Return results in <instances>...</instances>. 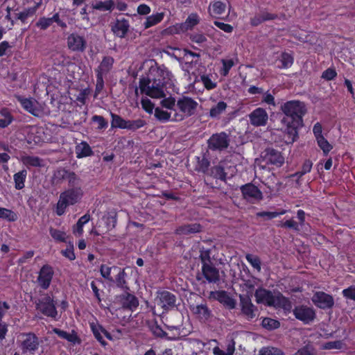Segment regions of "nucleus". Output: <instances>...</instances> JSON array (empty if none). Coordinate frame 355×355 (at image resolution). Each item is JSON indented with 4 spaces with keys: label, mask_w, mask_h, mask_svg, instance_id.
Masks as SVG:
<instances>
[{
    "label": "nucleus",
    "mask_w": 355,
    "mask_h": 355,
    "mask_svg": "<svg viewBox=\"0 0 355 355\" xmlns=\"http://www.w3.org/2000/svg\"><path fill=\"white\" fill-rule=\"evenodd\" d=\"M172 78L171 72L164 65L151 67L149 76L139 80L140 91L153 98H163L165 96L164 88L173 85Z\"/></svg>",
    "instance_id": "f257e3e1"
},
{
    "label": "nucleus",
    "mask_w": 355,
    "mask_h": 355,
    "mask_svg": "<svg viewBox=\"0 0 355 355\" xmlns=\"http://www.w3.org/2000/svg\"><path fill=\"white\" fill-rule=\"evenodd\" d=\"M280 109L284 114L282 122L286 125L288 143L293 144L298 139L299 130L304 125L303 117L307 111L306 105L299 100H291L282 103Z\"/></svg>",
    "instance_id": "f03ea898"
},
{
    "label": "nucleus",
    "mask_w": 355,
    "mask_h": 355,
    "mask_svg": "<svg viewBox=\"0 0 355 355\" xmlns=\"http://www.w3.org/2000/svg\"><path fill=\"white\" fill-rule=\"evenodd\" d=\"M199 252L202 277L209 284L218 282L220 281L219 269L216 266L214 259L211 257V250L202 247L200 248Z\"/></svg>",
    "instance_id": "7ed1b4c3"
},
{
    "label": "nucleus",
    "mask_w": 355,
    "mask_h": 355,
    "mask_svg": "<svg viewBox=\"0 0 355 355\" xmlns=\"http://www.w3.org/2000/svg\"><path fill=\"white\" fill-rule=\"evenodd\" d=\"M84 196L82 187L68 188L61 192L55 206V214L61 216L66 213L67 209L80 202Z\"/></svg>",
    "instance_id": "20e7f679"
},
{
    "label": "nucleus",
    "mask_w": 355,
    "mask_h": 355,
    "mask_svg": "<svg viewBox=\"0 0 355 355\" xmlns=\"http://www.w3.org/2000/svg\"><path fill=\"white\" fill-rule=\"evenodd\" d=\"M100 272L105 279L112 283L116 288L123 291H130L126 280L128 275L124 268L116 266H109L106 264H102L100 267Z\"/></svg>",
    "instance_id": "39448f33"
},
{
    "label": "nucleus",
    "mask_w": 355,
    "mask_h": 355,
    "mask_svg": "<svg viewBox=\"0 0 355 355\" xmlns=\"http://www.w3.org/2000/svg\"><path fill=\"white\" fill-rule=\"evenodd\" d=\"M254 296L257 304L284 309H289L291 307L288 298L284 296L281 293L274 295L270 291L261 288L256 290Z\"/></svg>",
    "instance_id": "423d86ee"
},
{
    "label": "nucleus",
    "mask_w": 355,
    "mask_h": 355,
    "mask_svg": "<svg viewBox=\"0 0 355 355\" xmlns=\"http://www.w3.org/2000/svg\"><path fill=\"white\" fill-rule=\"evenodd\" d=\"M198 103L189 96H183L178 98L176 103L178 110L180 113L174 114L173 121H180L185 117L193 115L196 111Z\"/></svg>",
    "instance_id": "0eeeda50"
},
{
    "label": "nucleus",
    "mask_w": 355,
    "mask_h": 355,
    "mask_svg": "<svg viewBox=\"0 0 355 355\" xmlns=\"http://www.w3.org/2000/svg\"><path fill=\"white\" fill-rule=\"evenodd\" d=\"M114 60L111 56H104L100 64L95 69L96 83V92L100 93L104 87V76H107L113 67Z\"/></svg>",
    "instance_id": "6e6552de"
},
{
    "label": "nucleus",
    "mask_w": 355,
    "mask_h": 355,
    "mask_svg": "<svg viewBox=\"0 0 355 355\" xmlns=\"http://www.w3.org/2000/svg\"><path fill=\"white\" fill-rule=\"evenodd\" d=\"M36 309L42 315L56 320L58 317V311L56 304L53 298L49 295H46L43 298L39 300L35 304Z\"/></svg>",
    "instance_id": "1a4fd4ad"
},
{
    "label": "nucleus",
    "mask_w": 355,
    "mask_h": 355,
    "mask_svg": "<svg viewBox=\"0 0 355 355\" xmlns=\"http://www.w3.org/2000/svg\"><path fill=\"white\" fill-rule=\"evenodd\" d=\"M230 142L229 135L223 131L213 134L207 140V146L212 151L221 152L228 148Z\"/></svg>",
    "instance_id": "9d476101"
},
{
    "label": "nucleus",
    "mask_w": 355,
    "mask_h": 355,
    "mask_svg": "<svg viewBox=\"0 0 355 355\" xmlns=\"http://www.w3.org/2000/svg\"><path fill=\"white\" fill-rule=\"evenodd\" d=\"M243 198L251 204H255L263 200L261 191L254 184L247 183L240 187Z\"/></svg>",
    "instance_id": "9b49d317"
},
{
    "label": "nucleus",
    "mask_w": 355,
    "mask_h": 355,
    "mask_svg": "<svg viewBox=\"0 0 355 355\" xmlns=\"http://www.w3.org/2000/svg\"><path fill=\"white\" fill-rule=\"evenodd\" d=\"M23 340L20 344V348L24 354H35L40 346L38 337L32 332L21 334Z\"/></svg>",
    "instance_id": "f8f14e48"
},
{
    "label": "nucleus",
    "mask_w": 355,
    "mask_h": 355,
    "mask_svg": "<svg viewBox=\"0 0 355 355\" xmlns=\"http://www.w3.org/2000/svg\"><path fill=\"white\" fill-rule=\"evenodd\" d=\"M54 274L55 272L52 266L48 263L43 265L40 268L37 277L36 282L38 286L44 291L47 290L51 284Z\"/></svg>",
    "instance_id": "ddd939ff"
},
{
    "label": "nucleus",
    "mask_w": 355,
    "mask_h": 355,
    "mask_svg": "<svg viewBox=\"0 0 355 355\" xmlns=\"http://www.w3.org/2000/svg\"><path fill=\"white\" fill-rule=\"evenodd\" d=\"M295 318L304 324H309L315 318V311L312 307L306 305H299L293 310Z\"/></svg>",
    "instance_id": "4468645a"
},
{
    "label": "nucleus",
    "mask_w": 355,
    "mask_h": 355,
    "mask_svg": "<svg viewBox=\"0 0 355 355\" xmlns=\"http://www.w3.org/2000/svg\"><path fill=\"white\" fill-rule=\"evenodd\" d=\"M15 98L20 103L21 107L32 115L39 116L41 114L39 103L35 98H26L21 95H16Z\"/></svg>",
    "instance_id": "2eb2a0df"
},
{
    "label": "nucleus",
    "mask_w": 355,
    "mask_h": 355,
    "mask_svg": "<svg viewBox=\"0 0 355 355\" xmlns=\"http://www.w3.org/2000/svg\"><path fill=\"white\" fill-rule=\"evenodd\" d=\"M311 300L317 307L321 309H331L334 305L333 296L323 291L315 292Z\"/></svg>",
    "instance_id": "dca6fc26"
},
{
    "label": "nucleus",
    "mask_w": 355,
    "mask_h": 355,
    "mask_svg": "<svg viewBox=\"0 0 355 355\" xmlns=\"http://www.w3.org/2000/svg\"><path fill=\"white\" fill-rule=\"evenodd\" d=\"M130 21L124 17H117L114 21L111 24V31L114 35L124 38L130 31Z\"/></svg>",
    "instance_id": "f3484780"
},
{
    "label": "nucleus",
    "mask_w": 355,
    "mask_h": 355,
    "mask_svg": "<svg viewBox=\"0 0 355 355\" xmlns=\"http://www.w3.org/2000/svg\"><path fill=\"white\" fill-rule=\"evenodd\" d=\"M176 300V296L168 291L159 292L157 295V304L165 311H168L175 307Z\"/></svg>",
    "instance_id": "a211bd4d"
},
{
    "label": "nucleus",
    "mask_w": 355,
    "mask_h": 355,
    "mask_svg": "<svg viewBox=\"0 0 355 355\" xmlns=\"http://www.w3.org/2000/svg\"><path fill=\"white\" fill-rule=\"evenodd\" d=\"M68 48L73 52H84L87 48V41L83 36L71 33L67 37Z\"/></svg>",
    "instance_id": "6ab92c4d"
},
{
    "label": "nucleus",
    "mask_w": 355,
    "mask_h": 355,
    "mask_svg": "<svg viewBox=\"0 0 355 355\" xmlns=\"http://www.w3.org/2000/svg\"><path fill=\"white\" fill-rule=\"evenodd\" d=\"M124 293L119 295V302L123 310L131 312L135 311L139 306L138 298L129 291H123Z\"/></svg>",
    "instance_id": "aec40b11"
},
{
    "label": "nucleus",
    "mask_w": 355,
    "mask_h": 355,
    "mask_svg": "<svg viewBox=\"0 0 355 355\" xmlns=\"http://www.w3.org/2000/svg\"><path fill=\"white\" fill-rule=\"evenodd\" d=\"M263 159L268 164H272L281 167L284 163V157L282 153L272 148H268L265 150Z\"/></svg>",
    "instance_id": "412c9836"
},
{
    "label": "nucleus",
    "mask_w": 355,
    "mask_h": 355,
    "mask_svg": "<svg viewBox=\"0 0 355 355\" xmlns=\"http://www.w3.org/2000/svg\"><path fill=\"white\" fill-rule=\"evenodd\" d=\"M90 329L94 334V338L98 340L100 344L105 347L107 345V342L103 339L102 335H104L109 340H114L112 334L107 331L101 324L98 323H90Z\"/></svg>",
    "instance_id": "4be33fe9"
},
{
    "label": "nucleus",
    "mask_w": 355,
    "mask_h": 355,
    "mask_svg": "<svg viewBox=\"0 0 355 355\" xmlns=\"http://www.w3.org/2000/svg\"><path fill=\"white\" fill-rule=\"evenodd\" d=\"M240 304L242 313L248 319L252 320L256 316L257 308L252 304L248 295H240Z\"/></svg>",
    "instance_id": "5701e85b"
},
{
    "label": "nucleus",
    "mask_w": 355,
    "mask_h": 355,
    "mask_svg": "<svg viewBox=\"0 0 355 355\" xmlns=\"http://www.w3.org/2000/svg\"><path fill=\"white\" fill-rule=\"evenodd\" d=\"M249 119L252 125L264 126L268 122V115L265 109L257 107L249 114Z\"/></svg>",
    "instance_id": "b1692460"
},
{
    "label": "nucleus",
    "mask_w": 355,
    "mask_h": 355,
    "mask_svg": "<svg viewBox=\"0 0 355 355\" xmlns=\"http://www.w3.org/2000/svg\"><path fill=\"white\" fill-rule=\"evenodd\" d=\"M202 230V227L200 223H187L178 226L175 230V234L177 235H190L200 233Z\"/></svg>",
    "instance_id": "393cba45"
},
{
    "label": "nucleus",
    "mask_w": 355,
    "mask_h": 355,
    "mask_svg": "<svg viewBox=\"0 0 355 355\" xmlns=\"http://www.w3.org/2000/svg\"><path fill=\"white\" fill-rule=\"evenodd\" d=\"M214 298L229 309H234L236 307L235 300L230 297L225 291H216Z\"/></svg>",
    "instance_id": "a878e982"
},
{
    "label": "nucleus",
    "mask_w": 355,
    "mask_h": 355,
    "mask_svg": "<svg viewBox=\"0 0 355 355\" xmlns=\"http://www.w3.org/2000/svg\"><path fill=\"white\" fill-rule=\"evenodd\" d=\"M76 157L78 159L89 157L93 155V150L86 141H81L75 148Z\"/></svg>",
    "instance_id": "bb28decb"
},
{
    "label": "nucleus",
    "mask_w": 355,
    "mask_h": 355,
    "mask_svg": "<svg viewBox=\"0 0 355 355\" xmlns=\"http://www.w3.org/2000/svg\"><path fill=\"white\" fill-rule=\"evenodd\" d=\"M91 219V216L89 214H85L81 216L77 221L76 224L72 227L73 234L76 236H80L83 234V227Z\"/></svg>",
    "instance_id": "cd10ccee"
},
{
    "label": "nucleus",
    "mask_w": 355,
    "mask_h": 355,
    "mask_svg": "<svg viewBox=\"0 0 355 355\" xmlns=\"http://www.w3.org/2000/svg\"><path fill=\"white\" fill-rule=\"evenodd\" d=\"M27 174V170L25 168L14 174L13 180L16 189L21 190L24 188Z\"/></svg>",
    "instance_id": "c85d7f7f"
},
{
    "label": "nucleus",
    "mask_w": 355,
    "mask_h": 355,
    "mask_svg": "<svg viewBox=\"0 0 355 355\" xmlns=\"http://www.w3.org/2000/svg\"><path fill=\"white\" fill-rule=\"evenodd\" d=\"M164 12H157L156 14H153L150 16H148L144 23V28L148 29L153 26L158 24L164 19Z\"/></svg>",
    "instance_id": "c756f323"
},
{
    "label": "nucleus",
    "mask_w": 355,
    "mask_h": 355,
    "mask_svg": "<svg viewBox=\"0 0 355 355\" xmlns=\"http://www.w3.org/2000/svg\"><path fill=\"white\" fill-rule=\"evenodd\" d=\"M227 105L225 101H220L216 105L212 106L209 110V116L212 119H218L226 110Z\"/></svg>",
    "instance_id": "7c9ffc66"
},
{
    "label": "nucleus",
    "mask_w": 355,
    "mask_h": 355,
    "mask_svg": "<svg viewBox=\"0 0 355 355\" xmlns=\"http://www.w3.org/2000/svg\"><path fill=\"white\" fill-rule=\"evenodd\" d=\"M200 23V17L197 13L190 14L185 21L181 24L182 30H191L194 26Z\"/></svg>",
    "instance_id": "2f4dec72"
},
{
    "label": "nucleus",
    "mask_w": 355,
    "mask_h": 355,
    "mask_svg": "<svg viewBox=\"0 0 355 355\" xmlns=\"http://www.w3.org/2000/svg\"><path fill=\"white\" fill-rule=\"evenodd\" d=\"M209 175L214 179L225 182L227 180V173L221 165L214 166L211 168Z\"/></svg>",
    "instance_id": "473e14b6"
},
{
    "label": "nucleus",
    "mask_w": 355,
    "mask_h": 355,
    "mask_svg": "<svg viewBox=\"0 0 355 355\" xmlns=\"http://www.w3.org/2000/svg\"><path fill=\"white\" fill-rule=\"evenodd\" d=\"M211 6V10H209V12L211 17L217 18L218 15H223L226 10V4L221 1H216L210 5Z\"/></svg>",
    "instance_id": "72a5a7b5"
},
{
    "label": "nucleus",
    "mask_w": 355,
    "mask_h": 355,
    "mask_svg": "<svg viewBox=\"0 0 355 355\" xmlns=\"http://www.w3.org/2000/svg\"><path fill=\"white\" fill-rule=\"evenodd\" d=\"M0 128L8 127L14 120L13 116L7 108H3L0 111Z\"/></svg>",
    "instance_id": "f704fd0d"
},
{
    "label": "nucleus",
    "mask_w": 355,
    "mask_h": 355,
    "mask_svg": "<svg viewBox=\"0 0 355 355\" xmlns=\"http://www.w3.org/2000/svg\"><path fill=\"white\" fill-rule=\"evenodd\" d=\"M0 219L6 220L8 222H15L18 219L17 212L5 207H0Z\"/></svg>",
    "instance_id": "c9c22d12"
},
{
    "label": "nucleus",
    "mask_w": 355,
    "mask_h": 355,
    "mask_svg": "<svg viewBox=\"0 0 355 355\" xmlns=\"http://www.w3.org/2000/svg\"><path fill=\"white\" fill-rule=\"evenodd\" d=\"M193 312L195 314L198 315L200 319L204 320H207L211 315V311L206 304L197 305L193 309Z\"/></svg>",
    "instance_id": "e433bc0d"
},
{
    "label": "nucleus",
    "mask_w": 355,
    "mask_h": 355,
    "mask_svg": "<svg viewBox=\"0 0 355 355\" xmlns=\"http://www.w3.org/2000/svg\"><path fill=\"white\" fill-rule=\"evenodd\" d=\"M196 159L197 164L195 166V170L199 173L207 174L209 171V167L210 166L209 160L205 157H202V158L197 157Z\"/></svg>",
    "instance_id": "4c0bfd02"
},
{
    "label": "nucleus",
    "mask_w": 355,
    "mask_h": 355,
    "mask_svg": "<svg viewBox=\"0 0 355 355\" xmlns=\"http://www.w3.org/2000/svg\"><path fill=\"white\" fill-rule=\"evenodd\" d=\"M279 62L281 65H278L277 67L279 69H288L290 68L294 62L293 56L287 52H283L279 58Z\"/></svg>",
    "instance_id": "58836bf2"
},
{
    "label": "nucleus",
    "mask_w": 355,
    "mask_h": 355,
    "mask_svg": "<svg viewBox=\"0 0 355 355\" xmlns=\"http://www.w3.org/2000/svg\"><path fill=\"white\" fill-rule=\"evenodd\" d=\"M110 116L112 119L111 126L112 128L125 129L128 120L112 112L110 113Z\"/></svg>",
    "instance_id": "ea45409f"
},
{
    "label": "nucleus",
    "mask_w": 355,
    "mask_h": 355,
    "mask_svg": "<svg viewBox=\"0 0 355 355\" xmlns=\"http://www.w3.org/2000/svg\"><path fill=\"white\" fill-rule=\"evenodd\" d=\"M147 124L146 121L142 119L135 120H128L125 130L135 132L137 130L144 127Z\"/></svg>",
    "instance_id": "a19ab883"
},
{
    "label": "nucleus",
    "mask_w": 355,
    "mask_h": 355,
    "mask_svg": "<svg viewBox=\"0 0 355 355\" xmlns=\"http://www.w3.org/2000/svg\"><path fill=\"white\" fill-rule=\"evenodd\" d=\"M315 140L318 146L322 150L324 156H327L329 152L333 149V146L324 137H319Z\"/></svg>",
    "instance_id": "79ce46f5"
},
{
    "label": "nucleus",
    "mask_w": 355,
    "mask_h": 355,
    "mask_svg": "<svg viewBox=\"0 0 355 355\" xmlns=\"http://www.w3.org/2000/svg\"><path fill=\"white\" fill-rule=\"evenodd\" d=\"M21 161L24 164L30 166L40 167L42 166V159L37 156L26 155L23 156Z\"/></svg>",
    "instance_id": "37998d69"
},
{
    "label": "nucleus",
    "mask_w": 355,
    "mask_h": 355,
    "mask_svg": "<svg viewBox=\"0 0 355 355\" xmlns=\"http://www.w3.org/2000/svg\"><path fill=\"white\" fill-rule=\"evenodd\" d=\"M261 326L268 331H272L278 329L280 327V322L275 319L264 318L261 322Z\"/></svg>",
    "instance_id": "c03bdc74"
},
{
    "label": "nucleus",
    "mask_w": 355,
    "mask_h": 355,
    "mask_svg": "<svg viewBox=\"0 0 355 355\" xmlns=\"http://www.w3.org/2000/svg\"><path fill=\"white\" fill-rule=\"evenodd\" d=\"M49 234L56 242H66L67 234L65 232L51 227Z\"/></svg>",
    "instance_id": "a18cd8bd"
},
{
    "label": "nucleus",
    "mask_w": 355,
    "mask_h": 355,
    "mask_svg": "<svg viewBox=\"0 0 355 355\" xmlns=\"http://www.w3.org/2000/svg\"><path fill=\"white\" fill-rule=\"evenodd\" d=\"M114 7L113 0H107L105 1L96 2L94 8L96 10L103 11H112Z\"/></svg>",
    "instance_id": "49530a36"
},
{
    "label": "nucleus",
    "mask_w": 355,
    "mask_h": 355,
    "mask_svg": "<svg viewBox=\"0 0 355 355\" xmlns=\"http://www.w3.org/2000/svg\"><path fill=\"white\" fill-rule=\"evenodd\" d=\"M245 259L252 268L256 269L258 272L261 271V262L259 257L251 254H247L245 255Z\"/></svg>",
    "instance_id": "de8ad7c7"
},
{
    "label": "nucleus",
    "mask_w": 355,
    "mask_h": 355,
    "mask_svg": "<svg viewBox=\"0 0 355 355\" xmlns=\"http://www.w3.org/2000/svg\"><path fill=\"white\" fill-rule=\"evenodd\" d=\"M67 180L69 188L82 187L80 178L74 172L70 171Z\"/></svg>",
    "instance_id": "09e8293b"
},
{
    "label": "nucleus",
    "mask_w": 355,
    "mask_h": 355,
    "mask_svg": "<svg viewBox=\"0 0 355 355\" xmlns=\"http://www.w3.org/2000/svg\"><path fill=\"white\" fill-rule=\"evenodd\" d=\"M345 346L343 340H334L324 343L322 345L324 349H342Z\"/></svg>",
    "instance_id": "8fccbe9b"
},
{
    "label": "nucleus",
    "mask_w": 355,
    "mask_h": 355,
    "mask_svg": "<svg viewBox=\"0 0 355 355\" xmlns=\"http://www.w3.org/2000/svg\"><path fill=\"white\" fill-rule=\"evenodd\" d=\"M155 116L161 122H166L170 120L171 113L159 107H156L155 110Z\"/></svg>",
    "instance_id": "3c124183"
},
{
    "label": "nucleus",
    "mask_w": 355,
    "mask_h": 355,
    "mask_svg": "<svg viewBox=\"0 0 355 355\" xmlns=\"http://www.w3.org/2000/svg\"><path fill=\"white\" fill-rule=\"evenodd\" d=\"M53 24L50 17H41L35 24V26L40 30H46Z\"/></svg>",
    "instance_id": "603ef678"
},
{
    "label": "nucleus",
    "mask_w": 355,
    "mask_h": 355,
    "mask_svg": "<svg viewBox=\"0 0 355 355\" xmlns=\"http://www.w3.org/2000/svg\"><path fill=\"white\" fill-rule=\"evenodd\" d=\"M200 80L205 88L207 90H211L217 86L216 83L213 82L208 75H202Z\"/></svg>",
    "instance_id": "864d4df0"
},
{
    "label": "nucleus",
    "mask_w": 355,
    "mask_h": 355,
    "mask_svg": "<svg viewBox=\"0 0 355 355\" xmlns=\"http://www.w3.org/2000/svg\"><path fill=\"white\" fill-rule=\"evenodd\" d=\"M223 68L220 71V74L223 76H226L229 74L230 69L234 66V62L233 60H222Z\"/></svg>",
    "instance_id": "5fc2aeb1"
},
{
    "label": "nucleus",
    "mask_w": 355,
    "mask_h": 355,
    "mask_svg": "<svg viewBox=\"0 0 355 355\" xmlns=\"http://www.w3.org/2000/svg\"><path fill=\"white\" fill-rule=\"evenodd\" d=\"M259 355H284L278 348L275 347H263L259 351Z\"/></svg>",
    "instance_id": "6e6d98bb"
},
{
    "label": "nucleus",
    "mask_w": 355,
    "mask_h": 355,
    "mask_svg": "<svg viewBox=\"0 0 355 355\" xmlns=\"http://www.w3.org/2000/svg\"><path fill=\"white\" fill-rule=\"evenodd\" d=\"M337 76V72L335 68L329 67L324 70L321 78L325 80L329 81L334 80Z\"/></svg>",
    "instance_id": "4d7b16f0"
},
{
    "label": "nucleus",
    "mask_w": 355,
    "mask_h": 355,
    "mask_svg": "<svg viewBox=\"0 0 355 355\" xmlns=\"http://www.w3.org/2000/svg\"><path fill=\"white\" fill-rule=\"evenodd\" d=\"M189 39L192 42L196 43L199 45H202L207 40L204 34L198 33L190 34Z\"/></svg>",
    "instance_id": "13d9d810"
},
{
    "label": "nucleus",
    "mask_w": 355,
    "mask_h": 355,
    "mask_svg": "<svg viewBox=\"0 0 355 355\" xmlns=\"http://www.w3.org/2000/svg\"><path fill=\"white\" fill-rule=\"evenodd\" d=\"M62 254L70 261H73L76 259V255L73 251V245L69 242L65 250H62Z\"/></svg>",
    "instance_id": "bf43d9fd"
},
{
    "label": "nucleus",
    "mask_w": 355,
    "mask_h": 355,
    "mask_svg": "<svg viewBox=\"0 0 355 355\" xmlns=\"http://www.w3.org/2000/svg\"><path fill=\"white\" fill-rule=\"evenodd\" d=\"M92 121L97 123L98 129L99 130L105 129L108 125L107 121L102 116L94 115L92 116Z\"/></svg>",
    "instance_id": "052dcab7"
},
{
    "label": "nucleus",
    "mask_w": 355,
    "mask_h": 355,
    "mask_svg": "<svg viewBox=\"0 0 355 355\" xmlns=\"http://www.w3.org/2000/svg\"><path fill=\"white\" fill-rule=\"evenodd\" d=\"M175 103H176L175 98L174 97L169 96L168 98H164L161 101V105L162 107H164L165 108L175 110L174 109V107L176 105Z\"/></svg>",
    "instance_id": "680f3d73"
},
{
    "label": "nucleus",
    "mask_w": 355,
    "mask_h": 355,
    "mask_svg": "<svg viewBox=\"0 0 355 355\" xmlns=\"http://www.w3.org/2000/svg\"><path fill=\"white\" fill-rule=\"evenodd\" d=\"M141 104L142 108L149 114H151L153 112V110L154 109V104L151 102L150 99L148 98H142L141 100Z\"/></svg>",
    "instance_id": "e2e57ef3"
},
{
    "label": "nucleus",
    "mask_w": 355,
    "mask_h": 355,
    "mask_svg": "<svg viewBox=\"0 0 355 355\" xmlns=\"http://www.w3.org/2000/svg\"><path fill=\"white\" fill-rule=\"evenodd\" d=\"M42 3V0H40L38 2H35V5L32 7L26 8L23 10L28 15L29 17H33L37 10L40 8Z\"/></svg>",
    "instance_id": "0e129e2a"
},
{
    "label": "nucleus",
    "mask_w": 355,
    "mask_h": 355,
    "mask_svg": "<svg viewBox=\"0 0 355 355\" xmlns=\"http://www.w3.org/2000/svg\"><path fill=\"white\" fill-rule=\"evenodd\" d=\"M279 226L282 228L292 229L295 231H299V224L293 219L287 220L282 223Z\"/></svg>",
    "instance_id": "69168bd1"
},
{
    "label": "nucleus",
    "mask_w": 355,
    "mask_h": 355,
    "mask_svg": "<svg viewBox=\"0 0 355 355\" xmlns=\"http://www.w3.org/2000/svg\"><path fill=\"white\" fill-rule=\"evenodd\" d=\"M342 293L345 298L355 300V286H351L344 289Z\"/></svg>",
    "instance_id": "338daca9"
},
{
    "label": "nucleus",
    "mask_w": 355,
    "mask_h": 355,
    "mask_svg": "<svg viewBox=\"0 0 355 355\" xmlns=\"http://www.w3.org/2000/svg\"><path fill=\"white\" fill-rule=\"evenodd\" d=\"M313 349L311 345H305L299 349L294 355H313Z\"/></svg>",
    "instance_id": "774afa93"
}]
</instances>
